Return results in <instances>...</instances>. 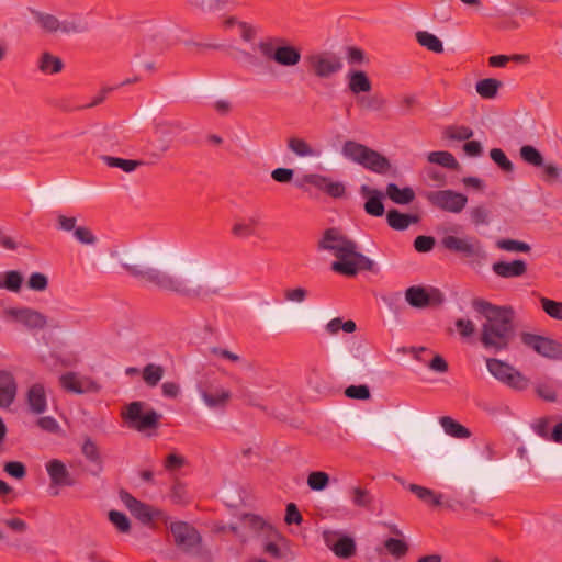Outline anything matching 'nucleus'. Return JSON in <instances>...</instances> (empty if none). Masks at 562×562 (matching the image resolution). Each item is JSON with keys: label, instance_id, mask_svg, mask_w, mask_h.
Wrapping results in <instances>:
<instances>
[{"label": "nucleus", "instance_id": "obj_1", "mask_svg": "<svg viewBox=\"0 0 562 562\" xmlns=\"http://www.w3.org/2000/svg\"><path fill=\"white\" fill-rule=\"evenodd\" d=\"M121 263L132 277L189 300L211 302L225 288L223 274L181 262L171 249L162 245L127 248L121 256Z\"/></svg>", "mask_w": 562, "mask_h": 562}, {"label": "nucleus", "instance_id": "obj_2", "mask_svg": "<svg viewBox=\"0 0 562 562\" xmlns=\"http://www.w3.org/2000/svg\"><path fill=\"white\" fill-rule=\"evenodd\" d=\"M472 306L484 317L480 330L483 347L495 352L508 349L516 335L514 308L509 305H494L482 299H474Z\"/></svg>", "mask_w": 562, "mask_h": 562}, {"label": "nucleus", "instance_id": "obj_3", "mask_svg": "<svg viewBox=\"0 0 562 562\" xmlns=\"http://www.w3.org/2000/svg\"><path fill=\"white\" fill-rule=\"evenodd\" d=\"M318 249L331 252L338 259L331 263V270L347 277H355L360 270L371 271L374 267L370 258L357 251V244L336 228L324 232Z\"/></svg>", "mask_w": 562, "mask_h": 562}, {"label": "nucleus", "instance_id": "obj_4", "mask_svg": "<svg viewBox=\"0 0 562 562\" xmlns=\"http://www.w3.org/2000/svg\"><path fill=\"white\" fill-rule=\"evenodd\" d=\"M170 531L175 544L183 553L195 558L198 562H213V554L203 544L202 536L195 527L184 521H176L171 522Z\"/></svg>", "mask_w": 562, "mask_h": 562}, {"label": "nucleus", "instance_id": "obj_5", "mask_svg": "<svg viewBox=\"0 0 562 562\" xmlns=\"http://www.w3.org/2000/svg\"><path fill=\"white\" fill-rule=\"evenodd\" d=\"M341 154L345 158L376 173L384 175L391 169V162L385 156L355 140H346Z\"/></svg>", "mask_w": 562, "mask_h": 562}, {"label": "nucleus", "instance_id": "obj_6", "mask_svg": "<svg viewBox=\"0 0 562 562\" xmlns=\"http://www.w3.org/2000/svg\"><path fill=\"white\" fill-rule=\"evenodd\" d=\"M258 49L266 60L273 61L281 67L293 68L301 61L300 48L290 44L283 37L259 42Z\"/></svg>", "mask_w": 562, "mask_h": 562}, {"label": "nucleus", "instance_id": "obj_7", "mask_svg": "<svg viewBox=\"0 0 562 562\" xmlns=\"http://www.w3.org/2000/svg\"><path fill=\"white\" fill-rule=\"evenodd\" d=\"M121 417L128 428L144 432L159 427L161 414L149 407L146 402L134 401L124 406Z\"/></svg>", "mask_w": 562, "mask_h": 562}, {"label": "nucleus", "instance_id": "obj_8", "mask_svg": "<svg viewBox=\"0 0 562 562\" xmlns=\"http://www.w3.org/2000/svg\"><path fill=\"white\" fill-rule=\"evenodd\" d=\"M441 245L446 250L469 261H480L485 258L481 240L472 235L447 234L441 238Z\"/></svg>", "mask_w": 562, "mask_h": 562}, {"label": "nucleus", "instance_id": "obj_9", "mask_svg": "<svg viewBox=\"0 0 562 562\" xmlns=\"http://www.w3.org/2000/svg\"><path fill=\"white\" fill-rule=\"evenodd\" d=\"M367 348L360 341H352L346 348H338L333 356L335 368L344 374L358 372L366 362Z\"/></svg>", "mask_w": 562, "mask_h": 562}, {"label": "nucleus", "instance_id": "obj_10", "mask_svg": "<svg viewBox=\"0 0 562 562\" xmlns=\"http://www.w3.org/2000/svg\"><path fill=\"white\" fill-rule=\"evenodd\" d=\"M33 18L36 25L46 34H55L58 32L63 34H71L86 31V25L77 16H69L65 20H59L54 14L34 11Z\"/></svg>", "mask_w": 562, "mask_h": 562}, {"label": "nucleus", "instance_id": "obj_11", "mask_svg": "<svg viewBox=\"0 0 562 562\" xmlns=\"http://www.w3.org/2000/svg\"><path fill=\"white\" fill-rule=\"evenodd\" d=\"M486 368L496 380L514 390L524 391L530 385L527 376L503 360L490 358L486 360Z\"/></svg>", "mask_w": 562, "mask_h": 562}, {"label": "nucleus", "instance_id": "obj_12", "mask_svg": "<svg viewBox=\"0 0 562 562\" xmlns=\"http://www.w3.org/2000/svg\"><path fill=\"white\" fill-rule=\"evenodd\" d=\"M519 339L522 345L543 358L562 360V344L555 339L528 331H521Z\"/></svg>", "mask_w": 562, "mask_h": 562}, {"label": "nucleus", "instance_id": "obj_13", "mask_svg": "<svg viewBox=\"0 0 562 562\" xmlns=\"http://www.w3.org/2000/svg\"><path fill=\"white\" fill-rule=\"evenodd\" d=\"M198 389L204 405L212 411L224 409L232 398V392L216 381L201 382Z\"/></svg>", "mask_w": 562, "mask_h": 562}, {"label": "nucleus", "instance_id": "obj_14", "mask_svg": "<svg viewBox=\"0 0 562 562\" xmlns=\"http://www.w3.org/2000/svg\"><path fill=\"white\" fill-rule=\"evenodd\" d=\"M426 199L432 206L456 214L461 213L468 203L467 195L452 190L430 191Z\"/></svg>", "mask_w": 562, "mask_h": 562}, {"label": "nucleus", "instance_id": "obj_15", "mask_svg": "<svg viewBox=\"0 0 562 562\" xmlns=\"http://www.w3.org/2000/svg\"><path fill=\"white\" fill-rule=\"evenodd\" d=\"M310 70L318 78H329L342 68L339 57L330 53H315L306 56Z\"/></svg>", "mask_w": 562, "mask_h": 562}, {"label": "nucleus", "instance_id": "obj_16", "mask_svg": "<svg viewBox=\"0 0 562 562\" xmlns=\"http://www.w3.org/2000/svg\"><path fill=\"white\" fill-rule=\"evenodd\" d=\"M323 539L328 549L340 559H349L356 554L357 546L351 536L341 535L338 531L325 530Z\"/></svg>", "mask_w": 562, "mask_h": 562}, {"label": "nucleus", "instance_id": "obj_17", "mask_svg": "<svg viewBox=\"0 0 562 562\" xmlns=\"http://www.w3.org/2000/svg\"><path fill=\"white\" fill-rule=\"evenodd\" d=\"M303 181L334 199L342 198L346 194V186L344 182L334 181L331 178L324 175L307 173L303 176Z\"/></svg>", "mask_w": 562, "mask_h": 562}, {"label": "nucleus", "instance_id": "obj_18", "mask_svg": "<svg viewBox=\"0 0 562 562\" xmlns=\"http://www.w3.org/2000/svg\"><path fill=\"white\" fill-rule=\"evenodd\" d=\"M59 383L64 390L76 394L98 392L100 389L95 381L88 376H80L76 372H67L60 375Z\"/></svg>", "mask_w": 562, "mask_h": 562}, {"label": "nucleus", "instance_id": "obj_19", "mask_svg": "<svg viewBox=\"0 0 562 562\" xmlns=\"http://www.w3.org/2000/svg\"><path fill=\"white\" fill-rule=\"evenodd\" d=\"M405 299L409 305L417 308H424L429 305H438L443 301L442 293L438 290L427 292L422 286H411L405 292Z\"/></svg>", "mask_w": 562, "mask_h": 562}, {"label": "nucleus", "instance_id": "obj_20", "mask_svg": "<svg viewBox=\"0 0 562 562\" xmlns=\"http://www.w3.org/2000/svg\"><path fill=\"white\" fill-rule=\"evenodd\" d=\"M479 468L476 458L467 450L459 452L452 463V473L461 482L473 477Z\"/></svg>", "mask_w": 562, "mask_h": 562}, {"label": "nucleus", "instance_id": "obj_21", "mask_svg": "<svg viewBox=\"0 0 562 562\" xmlns=\"http://www.w3.org/2000/svg\"><path fill=\"white\" fill-rule=\"evenodd\" d=\"M8 313L29 329H43L47 326V317L36 310L30 307L11 308Z\"/></svg>", "mask_w": 562, "mask_h": 562}, {"label": "nucleus", "instance_id": "obj_22", "mask_svg": "<svg viewBox=\"0 0 562 562\" xmlns=\"http://www.w3.org/2000/svg\"><path fill=\"white\" fill-rule=\"evenodd\" d=\"M121 499L131 514L145 525L149 524L158 514L151 506L142 503L127 492L121 494Z\"/></svg>", "mask_w": 562, "mask_h": 562}, {"label": "nucleus", "instance_id": "obj_23", "mask_svg": "<svg viewBox=\"0 0 562 562\" xmlns=\"http://www.w3.org/2000/svg\"><path fill=\"white\" fill-rule=\"evenodd\" d=\"M261 225L258 214L236 218L232 225V234L237 239H247L257 235V228Z\"/></svg>", "mask_w": 562, "mask_h": 562}, {"label": "nucleus", "instance_id": "obj_24", "mask_svg": "<svg viewBox=\"0 0 562 562\" xmlns=\"http://www.w3.org/2000/svg\"><path fill=\"white\" fill-rule=\"evenodd\" d=\"M46 471L50 479L52 485L72 486L75 484V481L66 464L59 459L49 460L46 463Z\"/></svg>", "mask_w": 562, "mask_h": 562}, {"label": "nucleus", "instance_id": "obj_25", "mask_svg": "<svg viewBox=\"0 0 562 562\" xmlns=\"http://www.w3.org/2000/svg\"><path fill=\"white\" fill-rule=\"evenodd\" d=\"M26 404L32 414L41 415L47 408V395L43 384L34 383L26 391Z\"/></svg>", "mask_w": 562, "mask_h": 562}, {"label": "nucleus", "instance_id": "obj_26", "mask_svg": "<svg viewBox=\"0 0 562 562\" xmlns=\"http://www.w3.org/2000/svg\"><path fill=\"white\" fill-rule=\"evenodd\" d=\"M492 270L497 277L504 279L519 278L527 272V263L520 259L510 262L496 261L492 265Z\"/></svg>", "mask_w": 562, "mask_h": 562}, {"label": "nucleus", "instance_id": "obj_27", "mask_svg": "<svg viewBox=\"0 0 562 562\" xmlns=\"http://www.w3.org/2000/svg\"><path fill=\"white\" fill-rule=\"evenodd\" d=\"M16 382L12 373L0 371V407L8 408L15 400Z\"/></svg>", "mask_w": 562, "mask_h": 562}, {"label": "nucleus", "instance_id": "obj_28", "mask_svg": "<svg viewBox=\"0 0 562 562\" xmlns=\"http://www.w3.org/2000/svg\"><path fill=\"white\" fill-rule=\"evenodd\" d=\"M289 151L297 158H318L321 151L306 139L299 136H291L286 140Z\"/></svg>", "mask_w": 562, "mask_h": 562}, {"label": "nucleus", "instance_id": "obj_29", "mask_svg": "<svg viewBox=\"0 0 562 562\" xmlns=\"http://www.w3.org/2000/svg\"><path fill=\"white\" fill-rule=\"evenodd\" d=\"M348 89L352 94L368 93L372 90V83L363 70H350L347 74Z\"/></svg>", "mask_w": 562, "mask_h": 562}, {"label": "nucleus", "instance_id": "obj_30", "mask_svg": "<svg viewBox=\"0 0 562 562\" xmlns=\"http://www.w3.org/2000/svg\"><path fill=\"white\" fill-rule=\"evenodd\" d=\"M361 193L369 196L364 203L366 212L372 216H382L384 214V205L381 201L382 193L376 189H370L368 186L361 187Z\"/></svg>", "mask_w": 562, "mask_h": 562}, {"label": "nucleus", "instance_id": "obj_31", "mask_svg": "<svg viewBox=\"0 0 562 562\" xmlns=\"http://www.w3.org/2000/svg\"><path fill=\"white\" fill-rule=\"evenodd\" d=\"M0 525L4 527V531L9 533V540L11 538L18 539L19 537L26 533L29 526L22 518L9 514L0 518Z\"/></svg>", "mask_w": 562, "mask_h": 562}, {"label": "nucleus", "instance_id": "obj_32", "mask_svg": "<svg viewBox=\"0 0 562 562\" xmlns=\"http://www.w3.org/2000/svg\"><path fill=\"white\" fill-rule=\"evenodd\" d=\"M81 453L83 457L95 465L97 471L92 472L93 475H98L103 470V461L98 445L89 437H87L81 446Z\"/></svg>", "mask_w": 562, "mask_h": 562}, {"label": "nucleus", "instance_id": "obj_33", "mask_svg": "<svg viewBox=\"0 0 562 562\" xmlns=\"http://www.w3.org/2000/svg\"><path fill=\"white\" fill-rule=\"evenodd\" d=\"M348 495L352 505L359 508L370 509L374 502L372 493L361 485L351 486L348 490Z\"/></svg>", "mask_w": 562, "mask_h": 562}, {"label": "nucleus", "instance_id": "obj_34", "mask_svg": "<svg viewBox=\"0 0 562 562\" xmlns=\"http://www.w3.org/2000/svg\"><path fill=\"white\" fill-rule=\"evenodd\" d=\"M37 67L43 74L56 75L64 69V63L58 56L49 52H43L38 58Z\"/></svg>", "mask_w": 562, "mask_h": 562}, {"label": "nucleus", "instance_id": "obj_35", "mask_svg": "<svg viewBox=\"0 0 562 562\" xmlns=\"http://www.w3.org/2000/svg\"><path fill=\"white\" fill-rule=\"evenodd\" d=\"M386 221L390 227L395 231H404L411 224L418 221V217L411 214L401 213L398 210H390L386 214Z\"/></svg>", "mask_w": 562, "mask_h": 562}, {"label": "nucleus", "instance_id": "obj_36", "mask_svg": "<svg viewBox=\"0 0 562 562\" xmlns=\"http://www.w3.org/2000/svg\"><path fill=\"white\" fill-rule=\"evenodd\" d=\"M503 86L502 81L495 78H485L475 83L476 93L483 99L496 98L498 90Z\"/></svg>", "mask_w": 562, "mask_h": 562}, {"label": "nucleus", "instance_id": "obj_37", "mask_svg": "<svg viewBox=\"0 0 562 562\" xmlns=\"http://www.w3.org/2000/svg\"><path fill=\"white\" fill-rule=\"evenodd\" d=\"M440 425L446 431V434H448L451 437L464 439L471 436V432L469 431L468 428H465L463 425L456 422L453 418L449 416L441 417Z\"/></svg>", "mask_w": 562, "mask_h": 562}, {"label": "nucleus", "instance_id": "obj_38", "mask_svg": "<svg viewBox=\"0 0 562 562\" xmlns=\"http://www.w3.org/2000/svg\"><path fill=\"white\" fill-rule=\"evenodd\" d=\"M407 488L414 493L420 501L432 506H439L442 502V495L432 490L417 484H408Z\"/></svg>", "mask_w": 562, "mask_h": 562}, {"label": "nucleus", "instance_id": "obj_39", "mask_svg": "<svg viewBox=\"0 0 562 562\" xmlns=\"http://www.w3.org/2000/svg\"><path fill=\"white\" fill-rule=\"evenodd\" d=\"M386 195L397 204H408L415 198V193L411 188L401 189L395 183L387 184Z\"/></svg>", "mask_w": 562, "mask_h": 562}, {"label": "nucleus", "instance_id": "obj_40", "mask_svg": "<svg viewBox=\"0 0 562 562\" xmlns=\"http://www.w3.org/2000/svg\"><path fill=\"white\" fill-rule=\"evenodd\" d=\"M417 43L430 52L441 54L443 44L436 35L427 31H418L415 34Z\"/></svg>", "mask_w": 562, "mask_h": 562}, {"label": "nucleus", "instance_id": "obj_41", "mask_svg": "<svg viewBox=\"0 0 562 562\" xmlns=\"http://www.w3.org/2000/svg\"><path fill=\"white\" fill-rule=\"evenodd\" d=\"M23 283L22 274L16 270H10L0 273V289L18 293L21 290Z\"/></svg>", "mask_w": 562, "mask_h": 562}, {"label": "nucleus", "instance_id": "obj_42", "mask_svg": "<svg viewBox=\"0 0 562 562\" xmlns=\"http://www.w3.org/2000/svg\"><path fill=\"white\" fill-rule=\"evenodd\" d=\"M165 369L155 363H148L143 368L142 376L146 385L154 387L162 379Z\"/></svg>", "mask_w": 562, "mask_h": 562}, {"label": "nucleus", "instance_id": "obj_43", "mask_svg": "<svg viewBox=\"0 0 562 562\" xmlns=\"http://www.w3.org/2000/svg\"><path fill=\"white\" fill-rule=\"evenodd\" d=\"M430 164H437L449 169H458L459 162L449 151H431L427 157Z\"/></svg>", "mask_w": 562, "mask_h": 562}, {"label": "nucleus", "instance_id": "obj_44", "mask_svg": "<svg viewBox=\"0 0 562 562\" xmlns=\"http://www.w3.org/2000/svg\"><path fill=\"white\" fill-rule=\"evenodd\" d=\"M520 158L528 165L532 167H542L543 166V156L542 154L531 145H524L519 149Z\"/></svg>", "mask_w": 562, "mask_h": 562}, {"label": "nucleus", "instance_id": "obj_45", "mask_svg": "<svg viewBox=\"0 0 562 562\" xmlns=\"http://www.w3.org/2000/svg\"><path fill=\"white\" fill-rule=\"evenodd\" d=\"M384 548L395 559H401L408 552V544L403 539L389 538L384 541Z\"/></svg>", "mask_w": 562, "mask_h": 562}, {"label": "nucleus", "instance_id": "obj_46", "mask_svg": "<svg viewBox=\"0 0 562 562\" xmlns=\"http://www.w3.org/2000/svg\"><path fill=\"white\" fill-rule=\"evenodd\" d=\"M103 160L109 167L121 168L125 172H132L143 164L140 160L123 159L111 156H104Z\"/></svg>", "mask_w": 562, "mask_h": 562}, {"label": "nucleus", "instance_id": "obj_47", "mask_svg": "<svg viewBox=\"0 0 562 562\" xmlns=\"http://www.w3.org/2000/svg\"><path fill=\"white\" fill-rule=\"evenodd\" d=\"M543 312L551 318L562 321V302L544 296L539 299Z\"/></svg>", "mask_w": 562, "mask_h": 562}, {"label": "nucleus", "instance_id": "obj_48", "mask_svg": "<svg viewBox=\"0 0 562 562\" xmlns=\"http://www.w3.org/2000/svg\"><path fill=\"white\" fill-rule=\"evenodd\" d=\"M445 136L452 140H467L473 136V131L464 125H452L446 127Z\"/></svg>", "mask_w": 562, "mask_h": 562}, {"label": "nucleus", "instance_id": "obj_49", "mask_svg": "<svg viewBox=\"0 0 562 562\" xmlns=\"http://www.w3.org/2000/svg\"><path fill=\"white\" fill-rule=\"evenodd\" d=\"M329 484V475L323 471L311 472L307 476V485L313 491H323Z\"/></svg>", "mask_w": 562, "mask_h": 562}, {"label": "nucleus", "instance_id": "obj_50", "mask_svg": "<svg viewBox=\"0 0 562 562\" xmlns=\"http://www.w3.org/2000/svg\"><path fill=\"white\" fill-rule=\"evenodd\" d=\"M109 520L114 525V527L122 533H128L131 531V522L127 516L117 510L109 512Z\"/></svg>", "mask_w": 562, "mask_h": 562}, {"label": "nucleus", "instance_id": "obj_51", "mask_svg": "<svg viewBox=\"0 0 562 562\" xmlns=\"http://www.w3.org/2000/svg\"><path fill=\"white\" fill-rule=\"evenodd\" d=\"M496 247L506 250V251H518V252H529L530 245L515 239H499L496 241Z\"/></svg>", "mask_w": 562, "mask_h": 562}, {"label": "nucleus", "instance_id": "obj_52", "mask_svg": "<svg viewBox=\"0 0 562 562\" xmlns=\"http://www.w3.org/2000/svg\"><path fill=\"white\" fill-rule=\"evenodd\" d=\"M490 157L503 171L512 172L514 170L513 162L501 148L491 149Z\"/></svg>", "mask_w": 562, "mask_h": 562}, {"label": "nucleus", "instance_id": "obj_53", "mask_svg": "<svg viewBox=\"0 0 562 562\" xmlns=\"http://www.w3.org/2000/svg\"><path fill=\"white\" fill-rule=\"evenodd\" d=\"M4 472L16 479L22 480L26 475V467L21 461H9L3 464Z\"/></svg>", "mask_w": 562, "mask_h": 562}, {"label": "nucleus", "instance_id": "obj_54", "mask_svg": "<svg viewBox=\"0 0 562 562\" xmlns=\"http://www.w3.org/2000/svg\"><path fill=\"white\" fill-rule=\"evenodd\" d=\"M48 286V278L42 272H33L27 280V288L33 291H45Z\"/></svg>", "mask_w": 562, "mask_h": 562}, {"label": "nucleus", "instance_id": "obj_55", "mask_svg": "<svg viewBox=\"0 0 562 562\" xmlns=\"http://www.w3.org/2000/svg\"><path fill=\"white\" fill-rule=\"evenodd\" d=\"M345 395L353 400H369L371 397L370 390L367 385H350L345 389Z\"/></svg>", "mask_w": 562, "mask_h": 562}, {"label": "nucleus", "instance_id": "obj_56", "mask_svg": "<svg viewBox=\"0 0 562 562\" xmlns=\"http://www.w3.org/2000/svg\"><path fill=\"white\" fill-rule=\"evenodd\" d=\"M284 299L288 302L302 303L306 300L308 291L305 288H289L283 292Z\"/></svg>", "mask_w": 562, "mask_h": 562}, {"label": "nucleus", "instance_id": "obj_57", "mask_svg": "<svg viewBox=\"0 0 562 562\" xmlns=\"http://www.w3.org/2000/svg\"><path fill=\"white\" fill-rule=\"evenodd\" d=\"M490 211L483 206L477 205L470 211V217L474 225H485L488 223Z\"/></svg>", "mask_w": 562, "mask_h": 562}, {"label": "nucleus", "instance_id": "obj_58", "mask_svg": "<svg viewBox=\"0 0 562 562\" xmlns=\"http://www.w3.org/2000/svg\"><path fill=\"white\" fill-rule=\"evenodd\" d=\"M535 391L539 397L547 402H555L557 401V392L552 385L543 382H539L536 384Z\"/></svg>", "mask_w": 562, "mask_h": 562}, {"label": "nucleus", "instance_id": "obj_59", "mask_svg": "<svg viewBox=\"0 0 562 562\" xmlns=\"http://www.w3.org/2000/svg\"><path fill=\"white\" fill-rule=\"evenodd\" d=\"M75 238L83 245H93L97 241V237L92 231L86 226H79L74 232Z\"/></svg>", "mask_w": 562, "mask_h": 562}, {"label": "nucleus", "instance_id": "obj_60", "mask_svg": "<svg viewBox=\"0 0 562 562\" xmlns=\"http://www.w3.org/2000/svg\"><path fill=\"white\" fill-rule=\"evenodd\" d=\"M436 240L431 236H417L414 240V248L418 252H428L435 247Z\"/></svg>", "mask_w": 562, "mask_h": 562}, {"label": "nucleus", "instance_id": "obj_61", "mask_svg": "<svg viewBox=\"0 0 562 562\" xmlns=\"http://www.w3.org/2000/svg\"><path fill=\"white\" fill-rule=\"evenodd\" d=\"M36 424L42 430L50 434H58L60 431L59 424L54 417L50 416L38 418Z\"/></svg>", "mask_w": 562, "mask_h": 562}, {"label": "nucleus", "instance_id": "obj_62", "mask_svg": "<svg viewBox=\"0 0 562 562\" xmlns=\"http://www.w3.org/2000/svg\"><path fill=\"white\" fill-rule=\"evenodd\" d=\"M358 104L367 110L379 111L384 108L385 101L378 95H372L368 99H366V98L359 99Z\"/></svg>", "mask_w": 562, "mask_h": 562}, {"label": "nucleus", "instance_id": "obj_63", "mask_svg": "<svg viewBox=\"0 0 562 562\" xmlns=\"http://www.w3.org/2000/svg\"><path fill=\"white\" fill-rule=\"evenodd\" d=\"M347 59L352 65H361L368 61L364 52L355 46L347 48Z\"/></svg>", "mask_w": 562, "mask_h": 562}, {"label": "nucleus", "instance_id": "obj_64", "mask_svg": "<svg viewBox=\"0 0 562 562\" xmlns=\"http://www.w3.org/2000/svg\"><path fill=\"white\" fill-rule=\"evenodd\" d=\"M543 180L547 182L558 181L561 177V169L555 164H544L542 166Z\"/></svg>", "mask_w": 562, "mask_h": 562}]
</instances>
